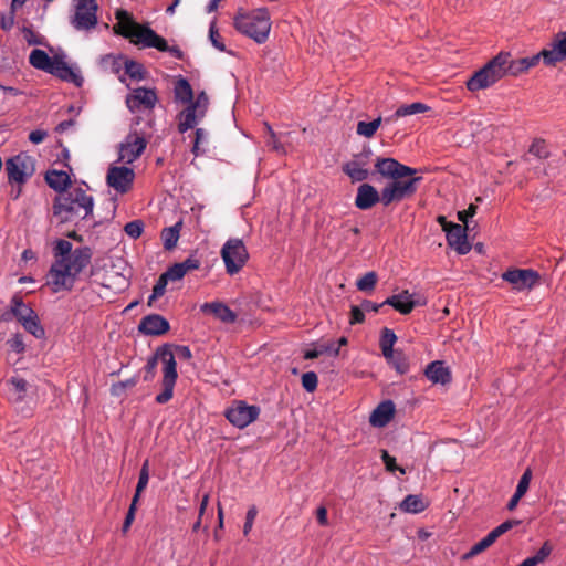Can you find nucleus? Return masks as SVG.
<instances>
[{
    "label": "nucleus",
    "mask_w": 566,
    "mask_h": 566,
    "mask_svg": "<svg viewBox=\"0 0 566 566\" xmlns=\"http://www.w3.org/2000/svg\"><path fill=\"white\" fill-rule=\"evenodd\" d=\"M7 344L10 349L17 354H22L25 350V345L22 335L20 334H14L10 339H8Z\"/></svg>",
    "instance_id": "obj_49"
},
{
    "label": "nucleus",
    "mask_w": 566,
    "mask_h": 566,
    "mask_svg": "<svg viewBox=\"0 0 566 566\" xmlns=\"http://www.w3.org/2000/svg\"><path fill=\"white\" fill-rule=\"evenodd\" d=\"M429 506L428 497H405L399 503V509L405 513L417 514Z\"/></svg>",
    "instance_id": "obj_30"
},
{
    "label": "nucleus",
    "mask_w": 566,
    "mask_h": 566,
    "mask_svg": "<svg viewBox=\"0 0 566 566\" xmlns=\"http://www.w3.org/2000/svg\"><path fill=\"white\" fill-rule=\"evenodd\" d=\"M495 542L494 537L491 533H489L485 537H483L481 541L475 543L469 552H467L463 555V559H470L482 552H484L486 548H489L493 543Z\"/></svg>",
    "instance_id": "obj_37"
},
{
    "label": "nucleus",
    "mask_w": 566,
    "mask_h": 566,
    "mask_svg": "<svg viewBox=\"0 0 566 566\" xmlns=\"http://www.w3.org/2000/svg\"><path fill=\"white\" fill-rule=\"evenodd\" d=\"M168 280L161 274L153 287V292L148 298V305H151L154 301L161 297L166 292Z\"/></svg>",
    "instance_id": "obj_41"
},
{
    "label": "nucleus",
    "mask_w": 566,
    "mask_h": 566,
    "mask_svg": "<svg viewBox=\"0 0 566 566\" xmlns=\"http://www.w3.org/2000/svg\"><path fill=\"white\" fill-rule=\"evenodd\" d=\"M427 111H429V106L420 102L411 103L408 105H401L396 109V112L390 117L386 118L385 122H394L399 117L424 113Z\"/></svg>",
    "instance_id": "obj_28"
},
{
    "label": "nucleus",
    "mask_w": 566,
    "mask_h": 566,
    "mask_svg": "<svg viewBox=\"0 0 566 566\" xmlns=\"http://www.w3.org/2000/svg\"><path fill=\"white\" fill-rule=\"evenodd\" d=\"M175 98L181 103H192L193 92L186 78L180 77L174 88Z\"/></svg>",
    "instance_id": "obj_33"
},
{
    "label": "nucleus",
    "mask_w": 566,
    "mask_h": 566,
    "mask_svg": "<svg viewBox=\"0 0 566 566\" xmlns=\"http://www.w3.org/2000/svg\"><path fill=\"white\" fill-rule=\"evenodd\" d=\"M209 105V98L205 92L197 95L196 101L180 112L178 116V130L186 133L193 128L206 115Z\"/></svg>",
    "instance_id": "obj_11"
},
{
    "label": "nucleus",
    "mask_w": 566,
    "mask_h": 566,
    "mask_svg": "<svg viewBox=\"0 0 566 566\" xmlns=\"http://www.w3.org/2000/svg\"><path fill=\"white\" fill-rule=\"evenodd\" d=\"M46 136L48 133L45 130L35 129L29 134V140L33 144H40L45 139Z\"/></svg>",
    "instance_id": "obj_62"
},
{
    "label": "nucleus",
    "mask_w": 566,
    "mask_h": 566,
    "mask_svg": "<svg viewBox=\"0 0 566 566\" xmlns=\"http://www.w3.org/2000/svg\"><path fill=\"white\" fill-rule=\"evenodd\" d=\"M138 382L137 377H132L125 381H119L118 384L113 386V392L119 394L120 391L125 390L126 388L134 387Z\"/></svg>",
    "instance_id": "obj_59"
},
{
    "label": "nucleus",
    "mask_w": 566,
    "mask_h": 566,
    "mask_svg": "<svg viewBox=\"0 0 566 566\" xmlns=\"http://www.w3.org/2000/svg\"><path fill=\"white\" fill-rule=\"evenodd\" d=\"M501 54L506 55V75L510 74L512 76H518L523 73H526L530 69L536 66L541 60L544 61V55H542V51L533 56L522 57L517 60H512L511 54L509 52H501Z\"/></svg>",
    "instance_id": "obj_19"
},
{
    "label": "nucleus",
    "mask_w": 566,
    "mask_h": 566,
    "mask_svg": "<svg viewBox=\"0 0 566 566\" xmlns=\"http://www.w3.org/2000/svg\"><path fill=\"white\" fill-rule=\"evenodd\" d=\"M476 209H478V207L475 205L471 203L468 207V209L458 212V219L461 222L467 223L468 218H471L476 213Z\"/></svg>",
    "instance_id": "obj_61"
},
{
    "label": "nucleus",
    "mask_w": 566,
    "mask_h": 566,
    "mask_svg": "<svg viewBox=\"0 0 566 566\" xmlns=\"http://www.w3.org/2000/svg\"><path fill=\"white\" fill-rule=\"evenodd\" d=\"M224 415L231 424L243 429L258 419L260 408L254 405H248L243 400H237L226 410Z\"/></svg>",
    "instance_id": "obj_12"
},
{
    "label": "nucleus",
    "mask_w": 566,
    "mask_h": 566,
    "mask_svg": "<svg viewBox=\"0 0 566 566\" xmlns=\"http://www.w3.org/2000/svg\"><path fill=\"white\" fill-rule=\"evenodd\" d=\"M528 153L538 158H546L548 156V148L544 140L537 139L532 143Z\"/></svg>",
    "instance_id": "obj_44"
},
{
    "label": "nucleus",
    "mask_w": 566,
    "mask_h": 566,
    "mask_svg": "<svg viewBox=\"0 0 566 566\" xmlns=\"http://www.w3.org/2000/svg\"><path fill=\"white\" fill-rule=\"evenodd\" d=\"M147 464L148 463L145 462L143 468H142V470H140L139 480H138V483H137L136 491H135L134 495H139L143 492L144 488L148 483L149 475H148Z\"/></svg>",
    "instance_id": "obj_55"
},
{
    "label": "nucleus",
    "mask_w": 566,
    "mask_h": 566,
    "mask_svg": "<svg viewBox=\"0 0 566 566\" xmlns=\"http://www.w3.org/2000/svg\"><path fill=\"white\" fill-rule=\"evenodd\" d=\"M73 12L70 15V24L82 32H90L97 25L98 4L96 0H73Z\"/></svg>",
    "instance_id": "obj_8"
},
{
    "label": "nucleus",
    "mask_w": 566,
    "mask_h": 566,
    "mask_svg": "<svg viewBox=\"0 0 566 566\" xmlns=\"http://www.w3.org/2000/svg\"><path fill=\"white\" fill-rule=\"evenodd\" d=\"M125 73L133 80L142 81L145 78L144 66L135 61L125 62Z\"/></svg>",
    "instance_id": "obj_40"
},
{
    "label": "nucleus",
    "mask_w": 566,
    "mask_h": 566,
    "mask_svg": "<svg viewBox=\"0 0 566 566\" xmlns=\"http://www.w3.org/2000/svg\"><path fill=\"white\" fill-rule=\"evenodd\" d=\"M376 171L389 182L380 192L370 184H361L357 188L355 205L360 210H367L381 202L385 207L392 202L402 201L413 196L421 177H411L416 169L400 164L395 158L378 157L375 160Z\"/></svg>",
    "instance_id": "obj_1"
},
{
    "label": "nucleus",
    "mask_w": 566,
    "mask_h": 566,
    "mask_svg": "<svg viewBox=\"0 0 566 566\" xmlns=\"http://www.w3.org/2000/svg\"><path fill=\"white\" fill-rule=\"evenodd\" d=\"M381 124V117H378L371 122H358L357 134L366 138H370L375 135Z\"/></svg>",
    "instance_id": "obj_38"
},
{
    "label": "nucleus",
    "mask_w": 566,
    "mask_h": 566,
    "mask_svg": "<svg viewBox=\"0 0 566 566\" xmlns=\"http://www.w3.org/2000/svg\"><path fill=\"white\" fill-rule=\"evenodd\" d=\"M29 63L34 69L48 72L52 63V57H50L43 50L34 49L29 55Z\"/></svg>",
    "instance_id": "obj_32"
},
{
    "label": "nucleus",
    "mask_w": 566,
    "mask_h": 566,
    "mask_svg": "<svg viewBox=\"0 0 566 566\" xmlns=\"http://www.w3.org/2000/svg\"><path fill=\"white\" fill-rule=\"evenodd\" d=\"M365 319V315H364V311L361 308V306H352V310H350V319H349V323L350 325H355V324H359V323H363Z\"/></svg>",
    "instance_id": "obj_58"
},
{
    "label": "nucleus",
    "mask_w": 566,
    "mask_h": 566,
    "mask_svg": "<svg viewBox=\"0 0 566 566\" xmlns=\"http://www.w3.org/2000/svg\"><path fill=\"white\" fill-rule=\"evenodd\" d=\"M385 304L380 303H374L371 301H364L361 303V308L364 312H378L380 307H382Z\"/></svg>",
    "instance_id": "obj_64"
},
{
    "label": "nucleus",
    "mask_w": 566,
    "mask_h": 566,
    "mask_svg": "<svg viewBox=\"0 0 566 566\" xmlns=\"http://www.w3.org/2000/svg\"><path fill=\"white\" fill-rule=\"evenodd\" d=\"M552 551H553L552 544L548 541H546L542 545V547L538 549V552L535 555H533V558L536 560V564L538 565V564L545 562L546 558L551 555Z\"/></svg>",
    "instance_id": "obj_51"
},
{
    "label": "nucleus",
    "mask_w": 566,
    "mask_h": 566,
    "mask_svg": "<svg viewBox=\"0 0 566 566\" xmlns=\"http://www.w3.org/2000/svg\"><path fill=\"white\" fill-rule=\"evenodd\" d=\"M163 275L168 281H179L186 275V273L185 270L178 263H176L172 266H170L166 272H164Z\"/></svg>",
    "instance_id": "obj_47"
},
{
    "label": "nucleus",
    "mask_w": 566,
    "mask_h": 566,
    "mask_svg": "<svg viewBox=\"0 0 566 566\" xmlns=\"http://www.w3.org/2000/svg\"><path fill=\"white\" fill-rule=\"evenodd\" d=\"M323 354L338 355V347H335V342H323L314 345L312 349L304 353L305 359H314Z\"/></svg>",
    "instance_id": "obj_31"
},
{
    "label": "nucleus",
    "mask_w": 566,
    "mask_h": 566,
    "mask_svg": "<svg viewBox=\"0 0 566 566\" xmlns=\"http://www.w3.org/2000/svg\"><path fill=\"white\" fill-rule=\"evenodd\" d=\"M125 233L132 239H137L142 235L144 223L140 220H134L125 224Z\"/></svg>",
    "instance_id": "obj_43"
},
{
    "label": "nucleus",
    "mask_w": 566,
    "mask_h": 566,
    "mask_svg": "<svg viewBox=\"0 0 566 566\" xmlns=\"http://www.w3.org/2000/svg\"><path fill=\"white\" fill-rule=\"evenodd\" d=\"M9 384L12 386V400L20 402L25 398L28 391V382L18 376L10 378Z\"/></svg>",
    "instance_id": "obj_35"
},
{
    "label": "nucleus",
    "mask_w": 566,
    "mask_h": 566,
    "mask_svg": "<svg viewBox=\"0 0 566 566\" xmlns=\"http://www.w3.org/2000/svg\"><path fill=\"white\" fill-rule=\"evenodd\" d=\"M22 33L23 39L30 45H40L43 43V38L30 28H23Z\"/></svg>",
    "instance_id": "obj_50"
},
{
    "label": "nucleus",
    "mask_w": 566,
    "mask_h": 566,
    "mask_svg": "<svg viewBox=\"0 0 566 566\" xmlns=\"http://www.w3.org/2000/svg\"><path fill=\"white\" fill-rule=\"evenodd\" d=\"M447 242L450 248L463 255L470 252L471 244L468 241L467 228L454 223L447 232Z\"/></svg>",
    "instance_id": "obj_21"
},
{
    "label": "nucleus",
    "mask_w": 566,
    "mask_h": 566,
    "mask_svg": "<svg viewBox=\"0 0 566 566\" xmlns=\"http://www.w3.org/2000/svg\"><path fill=\"white\" fill-rule=\"evenodd\" d=\"M168 329V321L158 314L148 315L139 323V331L146 335H161Z\"/></svg>",
    "instance_id": "obj_22"
},
{
    "label": "nucleus",
    "mask_w": 566,
    "mask_h": 566,
    "mask_svg": "<svg viewBox=\"0 0 566 566\" xmlns=\"http://www.w3.org/2000/svg\"><path fill=\"white\" fill-rule=\"evenodd\" d=\"M506 55L501 52L489 61L483 67L474 72L465 85L470 92H478L494 85L506 75Z\"/></svg>",
    "instance_id": "obj_7"
},
{
    "label": "nucleus",
    "mask_w": 566,
    "mask_h": 566,
    "mask_svg": "<svg viewBox=\"0 0 566 566\" xmlns=\"http://www.w3.org/2000/svg\"><path fill=\"white\" fill-rule=\"evenodd\" d=\"M23 328L33 335L35 338H43L45 335L44 328L40 324V319L38 317V314L34 313L33 315L25 318L22 323H20Z\"/></svg>",
    "instance_id": "obj_34"
},
{
    "label": "nucleus",
    "mask_w": 566,
    "mask_h": 566,
    "mask_svg": "<svg viewBox=\"0 0 566 566\" xmlns=\"http://www.w3.org/2000/svg\"><path fill=\"white\" fill-rule=\"evenodd\" d=\"M517 524H518L517 521H505L502 524H500L499 526H496L495 528H493L490 533L496 541L501 535H503L504 533L510 531L514 525H517Z\"/></svg>",
    "instance_id": "obj_54"
},
{
    "label": "nucleus",
    "mask_w": 566,
    "mask_h": 566,
    "mask_svg": "<svg viewBox=\"0 0 566 566\" xmlns=\"http://www.w3.org/2000/svg\"><path fill=\"white\" fill-rule=\"evenodd\" d=\"M6 171L10 184H24L35 171L34 159L20 153L6 161Z\"/></svg>",
    "instance_id": "obj_10"
},
{
    "label": "nucleus",
    "mask_w": 566,
    "mask_h": 566,
    "mask_svg": "<svg viewBox=\"0 0 566 566\" xmlns=\"http://www.w3.org/2000/svg\"><path fill=\"white\" fill-rule=\"evenodd\" d=\"M544 64L555 66L558 62L566 59V31L558 32L546 49L542 50Z\"/></svg>",
    "instance_id": "obj_18"
},
{
    "label": "nucleus",
    "mask_w": 566,
    "mask_h": 566,
    "mask_svg": "<svg viewBox=\"0 0 566 566\" xmlns=\"http://www.w3.org/2000/svg\"><path fill=\"white\" fill-rule=\"evenodd\" d=\"M46 184L56 191H64L70 185V176L62 170H50L45 175Z\"/></svg>",
    "instance_id": "obj_27"
},
{
    "label": "nucleus",
    "mask_w": 566,
    "mask_h": 566,
    "mask_svg": "<svg viewBox=\"0 0 566 566\" xmlns=\"http://www.w3.org/2000/svg\"><path fill=\"white\" fill-rule=\"evenodd\" d=\"M256 514H258V511H256L255 507H251V509L248 510L247 516H245V523H244V526H243V534L244 535H248L250 533V531L252 530L254 520L256 517Z\"/></svg>",
    "instance_id": "obj_56"
},
{
    "label": "nucleus",
    "mask_w": 566,
    "mask_h": 566,
    "mask_svg": "<svg viewBox=\"0 0 566 566\" xmlns=\"http://www.w3.org/2000/svg\"><path fill=\"white\" fill-rule=\"evenodd\" d=\"M378 276L376 272L370 271L365 273L360 279L357 280L356 286L361 292H371L374 291L377 284Z\"/></svg>",
    "instance_id": "obj_39"
},
{
    "label": "nucleus",
    "mask_w": 566,
    "mask_h": 566,
    "mask_svg": "<svg viewBox=\"0 0 566 566\" xmlns=\"http://www.w3.org/2000/svg\"><path fill=\"white\" fill-rule=\"evenodd\" d=\"M158 360L163 364V390L159 392L155 400L159 405L167 403L174 396V388L178 378L177 363L174 353L169 347H159L155 355L149 357L145 365L144 380L150 381L154 379Z\"/></svg>",
    "instance_id": "obj_4"
},
{
    "label": "nucleus",
    "mask_w": 566,
    "mask_h": 566,
    "mask_svg": "<svg viewBox=\"0 0 566 566\" xmlns=\"http://www.w3.org/2000/svg\"><path fill=\"white\" fill-rule=\"evenodd\" d=\"M382 304L390 305L400 314L407 315L411 313L416 306L422 305L423 303L417 300L415 294L405 290L398 294L389 296L382 302Z\"/></svg>",
    "instance_id": "obj_20"
},
{
    "label": "nucleus",
    "mask_w": 566,
    "mask_h": 566,
    "mask_svg": "<svg viewBox=\"0 0 566 566\" xmlns=\"http://www.w3.org/2000/svg\"><path fill=\"white\" fill-rule=\"evenodd\" d=\"M395 415V405L387 400L377 406L369 417L371 426L382 428L390 422Z\"/></svg>",
    "instance_id": "obj_23"
},
{
    "label": "nucleus",
    "mask_w": 566,
    "mask_h": 566,
    "mask_svg": "<svg viewBox=\"0 0 566 566\" xmlns=\"http://www.w3.org/2000/svg\"><path fill=\"white\" fill-rule=\"evenodd\" d=\"M517 524H518L517 521H505L502 524H500L499 526H496L495 528H493L490 533L496 541L501 535H503L504 533L510 531L514 525H517Z\"/></svg>",
    "instance_id": "obj_53"
},
{
    "label": "nucleus",
    "mask_w": 566,
    "mask_h": 566,
    "mask_svg": "<svg viewBox=\"0 0 566 566\" xmlns=\"http://www.w3.org/2000/svg\"><path fill=\"white\" fill-rule=\"evenodd\" d=\"M0 23L3 30H10L14 24V12L10 11L8 14H2Z\"/></svg>",
    "instance_id": "obj_63"
},
{
    "label": "nucleus",
    "mask_w": 566,
    "mask_h": 566,
    "mask_svg": "<svg viewBox=\"0 0 566 566\" xmlns=\"http://www.w3.org/2000/svg\"><path fill=\"white\" fill-rule=\"evenodd\" d=\"M318 379L314 371L304 373L302 376V386L308 391L313 392L317 388Z\"/></svg>",
    "instance_id": "obj_45"
},
{
    "label": "nucleus",
    "mask_w": 566,
    "mask_h": 566,
    "mask_svg": "<svg viewBox=\"0 0 566 566\" xmlns=\"http://www.w3.org/2000/svg\"><path fill=\"white\" fill-rule=\"evenodd\" d=\"M396 340H397L396 334L389 328H384V331L381 333V337H380V348L394 347Z\"/></svg>",
    "instance_id": "obj_52"
},
{
    "label": "nucleus",
    "mask_w": 566,
    "mask_h": 566,
    "mask_svg": "<svg viewBox=\"0 0 566 566\" xmlns=\"http://www.w3.org/2000/svg\"><path fill=\"white\" fill-rule=\"evenodd\" d=\"M178 264L185 270V273L187 274L189 271L199 269L200 261L196 258L189 256Z\"/></svg>",
    "instance_id": "obj_60"
},
{
    "label": "nucleus",
    "mask_w": 566,
    "mask_h": 566,
    "mask_svg": "<svg viewBox=\"0 0 566 566\" xmlns=\"http://www.w3.org/2000/svg\"><path fill=\"white\" fill-rule=\"evenodd\" d=\"M424 375L433 384L446 385L451 380L449 369L440 360L430 363L424 370Z\"/></svg>",
    "instance_id": "obj_25"
},
{
    "label": "nucleus",
    "mask_w": 566,
    "mask_h": 566,
    "mask_svg": "<svg viewBox=\"0 0 566 566\" xmlns=\"http://www.w3.org/2000/svg\"><path fill=\"white\" fill-rule=\"evenodd\" d=\"M117 22L113 29L116 34H120L130 42L144 48H155L160 52L169 50L167 41L159 36L153 29L136 22L128 11L118 9L115 12Z\"/></svg>",
    "instance_id": "obj_3"
},
{
    "label": "nucleus",
    "mask_w": 566,
    "mask_h": 566,
    "mask_svg": "<svg viewBox=\"0 0 566 566\" xmlns=\"http://www.w3.org/2000/svg\"><path fill=\"white\" fill-rule=\"evenodd\" d=\"M155 90L138 87L126 96V105L132 113L153 109L157 103Z\"/></svg>",
    "instance_id": "obj_14"
},
{
    "label": "nucleus",
    "mask_w": 566,
    "mask_h": 566,
    "mask_svg": "<svg viewBox=\"0 0 566 566\" xmlns=\"http://www.w3.org/2000/svg\"><path fill=\"white\" fill-rule=\"evenodd\" d=\"M502 279L510 283L513 289L524 291L532 289L538 282L539 275L531 269H513L504 272Z\"/></svg>",
    "instance_id": "obj_15"
},
{
    "label": "nucleus",
    "mask_w": 566,
    "mask_h": 566,
    "mask_svg": "<svg viewBox=\"0 0 566 566\" xmlns=\"http://www.w3.org/2000/svg\"><path fill=\"white\" fill-rule=\"evenodd\" d=\"M180 223H176L174 227L165 228L161 232V239L166 250H171L176 247L179 239Z\"/></svg>",
    "instance_id": "obj_36"
},
{
    "label": "nucleus",
    "mask_w": 566,
    "mask_h": 566,
    "mask_svg": "<svg viewBox=\"0 0 566 566\" xmlns=\"http://www.w3.org/2000/svg\"><path fill=\"white\" fill-rule=\"evenodd\" d=\"M135 172L132 168L125 166H113L107 172V184L119 193L127 192L134 181Z\"/></svg>",
    "instance_id": "obj_16"
},
{
    "label": "nucleus",
    "mask_w": 566,
    "mask_h": 566,
    "mask_svg": "<svg viewBox=\"0 0 566 566\" xmlns=\"http://www.w3.org/2000/svg\"><path fill=\"white\" fill-rule=\"evenodd\" d=\"M226 272L229 275L239 273L249 260V252L241 239L231 238L226 241L220 251Z\"/></svg>",
    "instance_id": "obj_9"
},
{
    "label": "nucleus",
    "mask_w": 566,
    "mask_h": 566,
    "mask_svg": "<svg viewBox=\"0 0 566 566\" xmlns=\"http://www.w3.org/2000/svg\"><path fill=\"white\" fill-rule=\"evenodd\" d=\"M234 28L258 44H263L268 41L271 31L270 14L266 9L240 13L234 18Z\"/></svg>",
    "instance_id": "obj_6"
},
{
    "label": "nucleus",
    "mask_w": 566,
    "mask_h": 566,
    "mask_svg": "<svg viewBox=\"0 0 566 566\" xmlns=\"http://www.w3.org/2000/svg\"><path fill=\"white\" fill-rule=\"evenodd\" d=\"M52 263L46 284L52 292L71 291L80 273L91 263L92 251L87 247L73 250L67 240H56L53 248Z\"/></svg>",
    "instance_id": "obj_2"
},
{
    "label": "nucleus",
    "mask_w": 566,
    "mask_h": 566,
    "mask_svg": "<svg viewBox=\"0 0 566 566\" xmlns=\"http://www.w3.org/2000/svg\"><path fill=\"white\" fill-rule=\"evenodd\" d=\"M343 171L353 182L364 181L369 177V170L366 168V164L357 158L344 164Z\"/></svg>",
    "instance_id": "obj_26"
},
{
    "label": "nucleus",
    "mask_w": 566,
    "mask_h": 566,
    "mask_svg": "<svg viewBox=\"0 0 566 566\" xmlns=\"http://www.w3.org/2000/svg\"><path fill=\"white\" fill-rule=\"evenodd\" d=\"M532 479L531 470H526L521 476L514 495H524L528 489Z\"/></svg>",
    "instance_id": "obj_48"
},
{
    "label": "nucleus",
    "mask_w": 566,
    "mask_h": 566,
    "mask_svg": "<svg viewBox=\"0 0 566 566\" xmlns=\"http://www.w3.org/2000/svg\"><path fill=\"white\" fill-rule=\"evenodd\" d=\"M94 200L82 188H73L60 195L53 206L54 216L60 222L83 220L93 212Z\"/></svg>",
    "instance_id": "obj_5"
},
{
    "label": "nucleus",
    "mask_w": 566,
    "mask_h": 566,
    "mask_svg": "<svg viewBox=\"0 0 566 566\" xmlns=\"http://www.w3.org/2000/svg\"><path fill=\"white\" fill-rule=\"evenodd\" d=\"M209 40H210L211 44L213 45V48H216L218 51H220V52L227 51L226 45L222 42L221 35L219 34V31L216 28L214 20L210 23Z\"/></svg>",
    "instance_id": "obj_42"
},
{
    "label": "nucleus",
    "mask_w": 566,
    "mask_h": 566,
    "mask_svg": "<svg viewBox=\"0 0 566 566\" xmlns=\"http://www.w3.org/2000/svg\"><path fill=\"white\" fill-rule=\"evenodd\" d=\"M147 142L144 137L137 134H129L119 147V160L132 164L134 163L145 150Z\"/></svg>",
    "instance_id": "obj_17"
},
{
    "label": "nucleus",
    "mask_w": 566,
    "mask_h": 566,
    "mask_svg": "<svg viewBox=\"0 0 566 566\" xmlns=\"http://www.w3.org/2000/svg\"><path fill=\"white\" fill-rule=\"evenodd\" d=\"M381 458L388 471L395 472L396 470H399L401 473H405V470L396 464V459L389 455L387 451H382Z\"/></svg>",
    "instance_id": "obj_57"
},
{
    "label": "nucleus",
    "mask_w": 566,
    "mask_h": 566,
    "mask_svg": "<svg viewBox=\"0 0 566 566\" xmlns=\"http://www.w3.org/2000/svg\"><path fill=\"white\" fill-rule=\"evenodd\" d=\"M48 73L74 84L77 87L83 85L84 78L77 67L67 64L64 54H56L52 57V63Z\"/></svg>",
    "instance_id": "obj_13"
},
{
    "label": "nucleus",
    "mask_w": 566,
    "mask_h": 566,
    "mask_svg": "<svg viewBox=\"0 0 566 566\" xmlns=\"http://www.w3.org/2000/svg\"><path fill=\"white\" fill-rule=\"evenodd\" d=\"M207 140H208V133L203 128H197L195 143H193V147H192V153L195 156H199L201 154L200 146H201V144L207 143Z\"/></svg>",
    "instance_id": "obj_46"
},
{
    "label": "nucleus",
    "mask_w": 566,
    "mask_h": 566,
    "mask_svg": "<svg viewBox=\"0 0 566 566\" xmlns=\"http://www.w3.org/2000/svg\"><path fill=\"white\" fill-rule=\"evenodd\" d=\"M10 313L19 321V323H22L35 312L29 305L24 304L20 296L14 295L10 302Z\"/></svg>",
    "instance_id": "obj_29"
},
{
    "label": "nucleus",
    "mask_w": 566,
    "mask_h": 566,
    "mask_svg": "<svg viewBox=\"0 0 566 566\" xmlns=\"http://www.w3.org/2000/svg\"><path fill=\"white\" fill-rule=\"evenodd\" d=\"M203 313H211L223 323H234L237 314L222 302L203 303L200 306Z\"/></svg>",
    "instance_id": "obj_24"
}]
</instances>
